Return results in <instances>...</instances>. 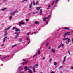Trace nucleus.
Instances as JSON below:
<instances>
[{
	"mask_svg": "<svg viewBox=\"0 0 73 73\" xmlns=\"http://www.w3.org/2000/svg\"><path fill=\"white\" fill-rule=\"evenodd\" d=\"M12 16H10V17H9V20H11V19H12Z\"/></svg>",
	"mask_w": 73,
	"mask_h": 73,
	"instance_id": "29",
	"label": "nucleus"
},
{
	"mask_svg": "<svg viewBox=\"0 0 73 73\" xmlns=\"http://www.w3.org/2000/svg\"><path fill=\"white\" fill-rule=\"evenodd\" d=\"M22 40L23 38H20V39H19V41L20 42H21V41H22Z\"/></svg>",
	"mask_w": 73,
	"mask_h": 73,
	"instance_id": "27",
	"label": "nucleus"
},
{
	"mask_svg": "<svg viewBox=\"0 0 73 73\" xmlns=\"http://www.w3.org/2000/svg\"><path fill=\"white\" fill-rule=\"evenodd\" d=\"M60 45L61 47H64V44L62 43H61L60 44Z\"/></svg>",
	"mask_w": 73,
	"mask_h": 73,
	"instance_id": "23",
	"label": "nucleus"
},
{
	"mask_svg": "<svg viewBox=\"0 0 73 73\" xmlns=\"http://www.w3.org/2000/svg\"><path fill=\"white\" fill-rule=\"evenodd\" d=\"M32 2H31L30 4L29 5V8H31V7H32Z\"/></svg>",
	"mask_w": 73,
	"mask_h": 73,
	"instance_id": "20",
	"label": "nucleus"
},
{
	"mask_svg": "<svg viewBox=\"0 0 73 73\" xmlns=\"http://www.w3.org/2000/svg\"><path fill=\"white\" fill-rule=\"evenodd\" d=\"M31 34H32V35H33V34H34V33H33Z\"/></svg>",
	"mask_w": 73,
	"mask_h": 73,
	"instance_id": "57",
	"label": "nucleus"
},
{
	"mask_svg": "<svg viewBox=\"0 0 73 73\" xmlns=\"http://www.w3.org/2000/svg\"><path fill=\"white\" fill-rule=\"evenodd\" d=\"M16 46V45H14L13 46H12V48H13V47H15Z\"/></svg>",
	"mask_w": 73,
	"mask_h": 73,
	"instance_id": "35",
	"label": "nucleus"
},
{
	"mask_svg": "<svg viewBox=\"0 0 73 73\" xmlns=\"http://www.w3.org/2000/svg\"><path fill=\"white\" fill-rule=\"evenodd\" d=\"M32 14H36V12H32L31 13Z\"/></svg>",
	"mask_w": 73,
	"mask_h": 73,
	"instance_id": "33",
	"label": "nucleus"
},
{
	"mask_svg": "<svg viewBox=\"0 0 73 73\" xmlns=\"http://www.w3.org/2000/svg\"><path fill=\"white\" fill-rule=\"evenodd\" d=\"M29 73H32V70H30L29 71Z\"/></svg>",
	"mask_w": 73,
	"mask_h": 73,
	"instance_id": "28",
	"label": "nucleus"
},
{
	"mask_svg": "<svg viewBox=\"0 0 73 73\" xmlns=\"http://www.w3.org/2000/svg\"><path fill=\"white\" fill-rule=\"evenodd\" d=\"M35 12L36 13H38V11H36Z\"/></svg>",
	"mask_w": 73,
	"mask_h": 73,
	"instance_id": "52",
	"label": "nucleus"
},
{
	"mask_svg": "<svg viewBox=\"0 0 73 73\" xmlns=\"http://www.w3.org/2000/svg\"><path fill=\"white\" fill-rule=\"evenodd\" d=\"M4 44H3L1 46H4Z\"/></svg>",
	"mask_w": 73,
	"mask_h": 73,
	"instance_id": "48",
	"label": "nucleus"
},
{
	"mask_svg": "<svg viewBox=\"0 0 73 73\" xmlns=\"http://www.w3.org/2000/svg\"><path fill=\"white\" fill-rule=\"evenodd\" d=\"M33 4L34 5H35V2H33Z\"/></svg>",
	"mask_w": 73,
	"mask_h": 73,
	"instance_id": "54",
	"label": "nucleus"
},
{
	"mask_svg": "<svg viewBox=\"0 0 73 73\" xmlns=\"http://www.w3.org/2000/svg\"><path fill=\"white\" fill-rule=\"evenodd\" d=\"M10 56V55H7L6 56H5L4 57L2 58V59H4V58H8V57Z\"/></svg>",
	"mask_w": 73,
	"mask_h": 73,
	"instance_id": "14",
	"label": "nucleus"
},
{
	"mask_svg": "<svg viewBox=\"0 0 73 73\" xmlns=\"http://www.w3.org/2000/svg\"><path fill=\"white\" fill-rule=\"evenodd\" d=\"M7 9V8H3V9H1V10L2 11H5V10H6V9Z\"/></svg>",
	"mask_w": 73,
	"mask_h": 73,
	"instance_id": "26",
	"label": "nucleus"
},
{
	"mask_svg": "<svg viewBox=\"0 0 73 73\" xmlns=\"http://www.w3.org/2000/svg\"><path fill=\"white\" fill-rule=\"evenodd\" d=\"M22 61H27V60H25V59H23L22 60Z\"/></svg>",
	"mask_w": 73,
	"mask_h": 73,
	"instance_id": "32",
	"label": "nucleus"
},
{
	"mask_svg": "<svg viewBox=\"0 0 73 73\" xmlns=\"http://www.w3.org/2000/svg\"><path fill=\"white\" fill-rule=\"evenodd\" d=\"M68 52L69 55H70V51L68 50Z\"/></svg>",
	"mask_w": 73,
	"mask_h": 73,
	"instance_id": "36",
	"label": "nucleus"
},
{
	"mask_svg": "<svg viewBox=\"0 0 73 73\" xmlns=\"http://www.w3.org/2000/svg\"><path fill=\"white\" fill-rule=\"evenodd\" d=\"M7 37H5L4 38L3 41V42H4L5 41V40H6V39H7Z\"/></svg>",
	"mask_w": 73,
	"mask_h": 73,
	"instance_id": "15",
	"label": "nucleus"
},
{
	"mask_svg": "<svg viewBox=\"0 0 73 73\" xmlns=\"http://www.w3.org/2000/svg\"><path fill=\"white\" fill-rule=\"evenodd\" d=\"M62 68V66H61L59 67V69H61Z\"/></svg>",
	"mask_w": 73,
	"mask_h": 73,
	"instance_id": "38",
	"label": "nucleus"
},
{
	"mask_svg": "<svg viewBox=\"0 0 73 73\" xmlns=\"http://www.w3.org/2000/svg\"><path fill=\"white\" fill-rule=\"evenodd\" d=\"M35 56H36V55H34L33 56V57H35Z\"/></svg>",
	"mask_w": 73,
	"mask_h": 73,
	"instance_id": "51",
	"label": "nucleus"
},
{
	"mask_svg": "<svg viewBox=\"0 0 73 73\" xmlns=\"http://www.w3.org/2000/svg\"><path fill=\"white\" fill-rule=\"evenodd\" d=\"M34 33H36V32H34Z\"/></svg>",
	"mask_w": 73,
	"mask_h": 73,
	"instance_id": "62",
	"label": "nucleus"
},
{
	"mask_svg": "<svg viewBox=\"0 0 73 73\" xmlns=\"http://www.w3.org/2000/svg\"><path fill=\"white\" fill-rule=\"evenodd\" d=\"M21 24H22V25H23V24H25V23L23 22H21L19 24V26L20 27V26H21Z\"/></svg>",
	"mask_w": 73,
	"mask_h": 73,
	"instance_id": "10",
	"label": "nucleus"
},
{
	"mask_svg": "<svg viewBox=\"0 0 73 73\" xmlns=\"http://www.w3.org/2000/svg\"><path fill=\"white\" fill-rule=\"evenodd\" d=\"M51 52L53 53H55V50L51 49Z\"/></svg>",
	"mask_w": 73,
	"mask_h": 73,
	"instance_id": "17",
	"label": "nucleus"
},
{
	"mask_svg": "<svg viewBox=\"0 0 73 73\" xmlns=\"http://www.w3.org/2000/svg\"><path fill=\"white\" fill-rule=\"evenodd\" d=\"M21 24H22V25H23V24H25V23L23 22H21L19 24V26L20 27V26H21Z\"/></svg>",
	"mask_w": 73,
	"mask_h": 73,
	"instance_id": "9",
	"label": "nucleus"
},
{
	"mask_svg": "<svg viewBox=\"0 0 73 73\" xmlns=\"http://www.w3.org/2000/svg\"><path fill=\"white\" fill-rule=\"evenodd\" d=\"M27 41H28V40L29 39V38H27Z\"/></svg>",
	"mask_w": 73,
	"mask_h": 73,
	"instance_id": "42",
	"label": "nucleus"
},
{
	"mask_svg": "<svg viewBox=\"0 0 73 73\" xmlns=\"http://www.w3.org/2000/svg\"><path fill=\"white\" fill-rule=\"evenodd\" d=\"M70 32H67L66 33H65L64 34V35L63 36H64V37L66 36H68V35H70Z\"/></svg>",
	"mask_w": 73,
	"mask_h": 73,
	"instance_id": "5",
	"label": "nucleus"
},
{
	"mask_svg": "<svg viewBox=\"0 0 73 73\" xmlns=\"http://www.w3.org/2000/svg\"><path fill=\"white\" fill-rule=\"evenodd\" d=\"M66 57L65 56L63 60V64H65V61H66Z\"/></svg>",
	"mask_w": 73,
	"mask_h": 73,
	"instance_id": "7",
	"label": "nucleus"
},
{
	"mask_svg": "<svg viewBox=\"0 0 73 73\" xmlns=\"http://www.w3.org/2000/svg\"><path fill=\"white\" fill-rule=\"evenodd\" d=\"M27 0H24L22 1V2H24V1H27Z\"/></svg>",
	"mask_w": 73,
	"mask_h": 73,
	"instance_id": "46",
	"label": "nucleus"
},
{
	"mask_svg": "<svg viewBox=\"0 0 73 73\" xmlns=\"http://www.w3.org/2000/svg\"><path fill=\"white\" fill-rule=\"evenodd\" d=\"M49 16H48L46 18H45V17L43 18V21H45V20L46 19H48V18H49Z\"/></svg>",
	"mask_w": 73,
	"mask_h": 73,
	"instance_id": "12",
	"label": "nucleus"
},
{
	"mask_svg": "<svg viewBox=\"0 0 73 73\" xmlns=\"http://www.w3.org/2000/svg\"><path fill=\"white\" fill-rule=\"evenodd\" d=\"M46 24H48V21H47L46 22Z\"/></svg>",
	"mask_w": 73,
	"mask_h": 73,
	"instance_id": "44",
	"label": "nucleus"
},
{
	"mask_svg": "<svg viewBox=\"0 0 73 73\" xmlns=\"http://www.w3.org/2000/svg\"><path fill=\"white\" fill-rule=\"evenodd\" d=\"M17 12H19V11L16 10L13 13H11L10 14L11 15H15V14L16 13H17Z\"/></svg>",
	"mask_w": 73,
	"mask_h": 73,
	"instance_id": "6",
	"label": "nucleus"
},
{
	"mask_svg": "<svg viewBox=\"0 0 73 73\" xmlns=\"http://www.w3.org/2000/svg\"><path fill=\"white\" fill-rule=\"evenodd\" d=\"M72 32H73V31H72Z\"/></svg>",
	"mask_w": 73,
	"mask_h": 73,
	"instance_id": "60",
	"label": "nucleus"
},
{
	"mask_svg": "<svg viewBox=\"0 0 73 73\" xmlns=\"http://www.w3.org/2000/svg\"><path fill=\"white\" fill-rule=\"evenodd\" d=\"M71 69H73V67H72L71 68Z\"/></svg>",
	"mask_w": 73,
	"mask_h": 73,
	"instance_id": "49",
	"label": "nucleus"
},
{
	"mask_svg": "<svg viewBox=\"0 0 73 73\" xmlns=\"http://www.w3.org/2000/svg\"><path fill=\"white\" fill-rule=\"evenodd\" d=\"M54 65H55V66L57 65V63H56V62H54Z\"/></svg>",
	"mask_w": 73,
	"mask_h": 73,
	"instance_id": "37",
	"label": "nucleus"
},
{
	"mask_svg": "<svg viewBox=\"0 0 73 73\" xmlns=\"http://www.w3.org/2000/svg\"><path fill=\"white\" fill-rule=\"evenodd\" d=\"M15 31H16L15 32H17L20 31V29L18 28H16L15 29Z\"/></svg>",
	"mask_w": 73,
	"mask_h": 73,
	"instance_id": "13",
	"label": "nucleus"
},
{
	"mask_svg": "<svg viewBox=\"0 0 73 73\" xmlns=\"http://www.w3.org/2000/svg\"><path fill=\"white\" fill-rule=\"evenodd\" d=\"M43 60H45V57H43Z\"/></svg>",
	"mask_w": 73,
	"mask_h": 73,
	"instance_id": "41",
	"label": "nucleus"
},
{
	"mask_svg": "<svg viewBox=\"0 0 73 73\" xmlns=\"http://www.w3.org/2000/svg\"><path fill=\"white\" fill-rule=\"evenodd\" d=\"M7 0H3V2H5V1H6Z\"/></svg>",
	"mask_w": 73,
	"mask_h": 73,
	"instance_id": "50",
	"label": "nucleus"
},
{
	"mask_svg": "<svg viewBox=\"0 0 73 73\" xmlns=\"http://www.w3.org/2000/svg\"><path fill=\"white\" fill-rule=\"evenodd\" d=\"M58 0H56L55 1H54L51 5H49L48 6L47 9H49L50 8V7H51L53 5H54V4H57V3H58Z\"/></svg>",
	"mask_w": 73,
	"mask_h": 73,
	"instance_id": "1",
	"label": "nucleus"
},
{
	"mask_svg": "<svg viewBox=\"0 0 73 73\" xmlns=\"http://www.w3.org/2000/svg\"><path fill=\"white\" fill-rule=\"evenodd\" d=\"M36 4L37 5H38V2H36Z\"/></svg>",
	"mask_w": 73,
	"mask_h": 73,
	"instance_id": "39",
	"label": "nucleus"
},
{
	"mask_svg": "<svg viewBox=\"0 0 73 73\" xmlns=\"http://www.w3.org/2000/svg\"><path fill=\"white\" fill-rule=\"evenodd\" d=\"M41 73H42V72H41Z\"/></svg>",
	"mask_w": 73,
	"mask_h": 73,
	"instance_id": "63",
	"label": "nucleus"
},
{
	"mask_svg": "<svg viewBox=\"0 0 73 73\" xmlns=\"http://www.w3.org/2000/svg\"><path fill=\"white\" fill-rule=\"evenodd\" d=\"M41 54V52H40V50H38V55H40Z\"/></svg>",
	"mask_w": 73,
	"mask_h": 73,
	"instance_id": "16",
	"label": "nucleus"
},
{
	"mask_svg": "<svg viewBox=\"0 0 73 73\" xmlns=\"http://www.w3.org/2000/svg\"><path fill=\"white\" fill-rule=\"evenodd\" d=\"M49 49H50V47H49Z\"/></svg>",
	"mask_w": 73,
	"mask_h": 73,
	"instance_id": "58",
	"label": "nucleus"
},
{
	"mask_svg": "<svg viewBox=\"0 0 73 73\" xmlns=\"http://www.w3.org/2000/svg\"><path fill=\"white\" fill-rule=\"evenodd\" d=\"M21 69H22V68H21V67L20 68H18L17 71V72H18V73H24V72H19L20 70H21Z\"/></svg>",
	"mask_w": 73,
	"mask_h": 73,
	"instance_id": "8",
	"label": "nucleus"
},
{
	"mask_svg": "<svg viewBox=\"0 0 73 73\" xmlns=\"http://www.w3.org/2000/svg\"><path fill=\"white\" fill-rule=\"evenodd\" d=\"M29 34V33H28L27 34V35H28Z\"/></svg>",
	"mask_w": 73,
	"mask_h": 73,
	"instance_id": "56",
	"label": "nucleus"
},
{
	"mask_svg": "<svg viewBox=\"0 0 73 73\" xmlns=\"http://www.w3.org/2000/svg\"><path fill=\"white\" fill-rule=\"evenodd\" d=\"M7 35V31H5V34L4 35V36H5Z\"/></svg>",
	"mask_w": 73,
	"mask_h": 73,
	"instance_id": "21",
	"label": "nucleus"
},
{
	"mask_svg": "<svg viewBox=\"0 0 73 73\" xmlns=\"http://www.w3.org/2000/svg\"><path fill=\"white\" fill-rule=\"evenodd\" d=\"M24 69H25V71H27V70H28V69H29V68H28L27 67H24Z\"/></svg>",
	"mask_w": 73,
	"mask_h": 73,
	"instance_id": "11",
	"label": "nucleus"
},
{
	"mask_svg": "<svg viewBox=\"0 0 73 73\" xmlns=\"http://www.w3.org/2000/svg\"><path fill=\"white\" fill-rule=\"evenodd\" d=\"M31 68H32V67L31 66L30 67Z\"/></svg>",
	"mask_w": 73,
	"mask_h": 73,
	"instance_id": "59",
	"label": "nucleus"
},
{
	"mask_svg": "<svg viewBox=\"0 0 73 73\" xmlns=\"http://www.w3.org/2000/svg\"><path fill=\"white\" fill-rule=\"evenodd\" d=\"M27 62H28V61H26V62H25L24 64H27Z\"/></svg>",
	"mask_w": 73,
	"mask_h": 73,
	"instance_id": "45",
	"label": "nucleus"
},
{
	"mask_svg": "<svg viewBox=\"0 0 73 73\" xmlns=\"http://www.w3.org/2000/svg\"><path fill=\"white\" fill-rule=\"evenodd\" d=\"M30 43V41H29V42L28 43V44H29Z\"/></svg>",
	"mask_w": 73,
	"mask_h": 73,
	"instance_id": "55",
	"label": "nucleus"
},
{
	"mask_svg": "<svg viewBox=\"0 0 73 73\" xmlns=\"http://www.w3.org/2000/svg\"><path fill=\"white\" fill-rule=\"evenodd\" d=\"M64 29H66V30H68L69 29V28L68 27H64L63 28Z\"/></svg>",
	"mask_w": 73,
	"mask_h": 73,
	"instance_id": "19",
	"label": "nucleus"
},
{
	"mask_svg": "<svg viewBox=\"0 0 73 73\" xmlns=\"http://www.w3.org/2000/svg\"><path fill=\"white\" fill-rule=\"evenodd\" d=\"M52 58H50L49 59V61L50 63H51V61H52Z\"/></svg>",
	"mask_w": 73,
	"mask_h": 73,
	"instance_id": "30",
	"label": "nucleus"
},
{
	"mask_svg": "<svg viewBox=\"0 0 73 73\" xmlns=\"http://www.w3.org/2000/svg\"><path fill=\"white\" fill-rule=\"evenodd\" d=\"M72 43H73V38H72Z\"/></svg>",
	"mask_w": 73,
	"mask_h": 73,
	"instance_id": "47",
	"label": "nucleus"
},
{
	"mask_svg": "<svg viewBox=\"0 0 73 73\" xmlns=\"http://www.w3.org/2000/svg\"><path fill=\"white\" fill-rule=\"evenodd\" d=\"M49 42H47L46 44V46H48V45H49Z\"/></svg>",
	"mask_w": 73,
	"mask_h": 73,
	"instance_id": "31",
	"label": "nucleus"
},
{
	"mask_svg": "<svg viewBox=\"0 0 73 73\" xmlns=\"http://www.w3.org/2000/svg\"><path fill=\"white\" fill-rule=\"evenodd\" d=\"M40 15H42V9H40Z\"/></svg>",
	"mask_w": 73,
	"mask_h": 73,
	"instance_id": "18",
	"label": "nucleus"
},
{
	"mask_svg": "<svg viewBox=\"0 0 73 73\" xmlns=\"http://www.w3.org/2000/svg\"><path fill=\"white\" fill-rule=\"evenodd\" d=\"M61 46V45L60 44L58 46V48H60Z\"/></svg>",
	"mask_w": 73,
	"mask_h": 73,
	"instance_id": "40",
	"label": "nucleus"
},
{
	"mask_svg": "<svg viewBox=\"0 0 73 73\" xmlns=\"http://www.w3.org/2000/svg\"><path fill=\"white\" fill-rule=\"evenodd\" d=\"M28 20H29V19H26V20H25V21H28Z\"/></svg>",
	"mask_w": 73,
	"mask_h": 73,
	"instance_id": "43",
	"label": "nucleus"
},
{
	"mask_svg": "<svg viewBox=\"0 0 73 73\" xmlns=\"http://www.w3.org/2000/svg\"><path fill=\"white\" fill-rule=\"evenodd\" d=\"M38 66V64H35V65L32 68L33 69V72H34V73L36 72V71H35V66H36V68H37V66Z\"/></svg>",
	"mask_w": 73,
	"mask_h": 73,
	"instance_id": "4",
	"label": "nucleus"
},
{
	"mask_svg": "<svg viewBox=\"0 0 73 73\" xmlns=\"http://www.w3.org/2000/svg\"><path fill=\"white\" fill-rule=\"evenodd\" d=\"M10 29V27H9L7 29H5V31H8V29Z\"/></svg>",
	"mask_w": 73,
	"mask_h": 73,
	"instance_id": "22",
	"label": "nucleus"
},
{
	"mask_svg": "<svg viewBox=\"0 0 73 73\" xmlns=\"http://www.w3.org/2000/svg\"><path fill=\"white\" fill-rule=\"evenodd\" d=\"M55 68H57V67H56Z\"/></svg>",
	"mask_w": 73,
	"mask_h": 73,
	"instance_id": "61",
	"label": "nucleus"
},
{
	"mask_svg": "<svg viewBox=\"0 0 73 73\" xmlns=\"http://www.w3.org/2000/svg\"><path fill=\"white\" fill-rule=\"evenodd\" d=\"M15 28H16V27H14L12 28L13 30H14V29H15Z\"/></svg>",
	"mask_w": 73,
	"mask_h": 73,
	"instance_id": "34",
	"label": "nucleus"
},
{
	"mask_svg": "<svg viewBox=\"0 0 73 73\" xmlns=\"http://www.w3.org/2000/svg\"><path fill=\"white\" fill-rule=\"evenodd\" d=\"M66 40H67L66 41V44H69V42H70V39L69 38L68 39V38H64L62 39L63 41H65Z\"/></svg>",
	"mask_w": 73,
	"mask_h": 73,
	"instance_id": "2",
	"label": "nucleus"
},
{
	"mask_svg": "<svg viewBox=\"0 0 73 73\" xmlns=\"http://www.w3.org/2000/svg\"><path fill=\"white\" fill-rule=\"evenodd\" d=\"M19 33L20 32H15L14 33V34L17 35L14 38L15 39H17V38L19 37Z\"/></svg>",
	"mask_w": 73,
	"mask_h": 73,
	"instance_id": "3",
	"label": "nucleus"
},
{
	"mask_svg": "<svg viewBox=\"0 0 73 73\" xmlns=\"http://www.w3.org/2000/svg\"><path fill=\"white\" fill-rule=\"evenodd\" d=\"M41 9V7H37L36 8V9L37 10V11H39L40 9Z\"/></svg>",
	"mask_w": 73,
	"mask_h": 73,
	"instance_id": "24",
	"label": "nucleus"
},
{
	"mask_svg": "<svg viewBox=\"0 0 73 73\" xmlns=\"http://www.w3.org/2000/svg\"><path fill=\"white\" fill-rule=\"evenodd\" d=\"M51 73H54V72L52 71L51 72Z\"/></svg>",
	"mask_w": 73,
	"mask_h": 73,
	"instance_id": "53",
	"label": "nucleus"
},
{
	"mask_svg": "<svg viewBox=\"0 0 73 73\" xmlns=\"http://www.w3.org/2000/svg\"><path fill=\"white\" fill-rule=\"evenodd\" d=\"M35 24H38L39 23V22L38 21H36L34 22Z\"/></svg>",
	"mask_w": 73,
	"mask_h": 73,
	"instance_id": "25",
	"label": "nucleus"
}]
</instances>
